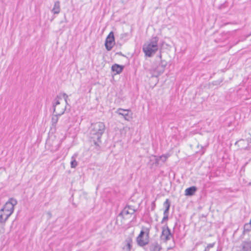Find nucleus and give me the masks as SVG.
<instances>
[{"label": "nucleus", "mask_w": 251, "mask_h": 251, "mask_svg": "<svg viewBox=\"0 0 251 251\" xmlns=\"http://www.w3.org/2000/svg\"><path fill=\"white\" fill-rule=\"evenodd\" d=\"M116 113L123 116L125 119L126 120H129L130 118V116L129 114V111L128 110L119 108L117 110Z\"/></svg>", "instance_id": "nucleus-12"}, {"label": "nucleus", "mask_w": 251, "mask_h": 251, "mask_svg": "<svg viewBox=\"0 0 251 251\" xmlns=\"http://www.w3.org/2000/svg\"><path fill=\"white\" fill-rule=\"evenodd\" d=\"M137 244L139 246L141 247V231L136 239Z\"/></svg>", "instance_id": "nucleus-21"}, {"label": "nucleus", "mask_w": 251, "mask_h": 251, "mask_svg": "<svg viewBox=\"0 0 251 251\" xmlns=\"http://www.w3.org/2000/svg\"><path fill=\"white\" fill-rule=\"evenodd\" d=\"M131 217V216L128 211V208H126L125 207L121 211V212L119 214L117 219V223H118V221L120 220L121 222V225L125 226L126 225V222L125 221L127 220L128 222H129V220Z\"/></svg>", "instance_id": "nucleus-4"}, {"label": "nucleus", "mask_w": 251, "mask_h": 251, "mask_svg": "<svg viewBox=\"0 0 251 251\" xmlns=\"http://www.w3.org/2000/svg\"><path fill=\"white\" fill-rule=\"evenodd\" d=\"M167 63L165 60H161L160 63L157 66V71L154 70L153 72V75L154 76H157L160 73L163 72L165 68L167 66Z\"/></svg>", "instance_id": "nucleus-7"}, {"label": "nucleus", "mask_w": 251, "mask_h": 251, "mask_svg": "<svg viewBox=\"0 0 251 251\" xmlns=\"http://www.w3.org/2000/svg\"><path fill=\"white\" fill-rule=\"evenodd\" d=\"M59 99H61L60 97L57 96L52 103L53 113L56 112V107L60 104Z\"/></svg>", "instance_id": "nucleus-19"}, {"label": "nucleus", "mask_w": 251, "mask_h": 251, "mask_svg": "<svg viewBox=\"0 0 251 251\" xmlns=\"http://www.w3.org/2000/svg\"><path fill=\"white\" fill-rule=\"evenodd\" d=\"M132 240L131 238H127L125 242V245L123 247V249L125 251H130L132 247Z\"/></svg>", "instance_id": "nucleus-13"}, {"label": "nucleus", "mask_w": 251, "mask_h": 251, "mask_svg": "<svg viewBox=\"0 0 251 251\" xmlns=\"http://www.w3.org/2000/svg\"><path fill=\"white\" fill-rule=\"evenodd\" d=\"M126 207L128 208V211H129V213L131 216L134 213L135 210L131 206H127Z\"/></svg>", "instance_id": "nucleus-22"}, {"label": "nucleus", "mask_w": 251, "mask_h": 251, "mask_svg": "<svg viewBox=\"0 0 251 251\" xmlns=\"http://www.w3.org/2000/svg\"><path fill=\"white\" fill-rule=\"evenodd\" d=\"M173 237V235L171 233L170 229L168 226H165L162 227V233L160 239L164 242H167Z\"/></svg>", "instance_id": "nucleus-5"}, {"label": "nucleus", "mask_w": 251, "mask_h": 251, "mask_svg": "<svg viewBox=\"0 0 251 251\" xmlns=\"http://www.w3.org/2000/svg\"><path fill=\"white\" fill-rule=\"evenodd\" d=\"M214 243L208 244L207 246L205 248V250L204 251H209L211 248H212L214 247Z\"/></svg>", "instance_id": "nucleus-24"}, {"label": "nucleus", "mask_w": 251, "mask_h": 251, "mask_svg": "<svg viewBox=\"0 0 251 251\" xmlns=\"http://www.w3.org/2000/svg\"><path fill=\"white\" fill-rule=\"evenodd\" d=\"M161 249V245L157 242H154L144 248L145 251H160Z\"/></svg>", "instance_id": "nucleus-9"}, {"label": "nucleus", "mask_w": 251, "mask_h": 251, "mask_svg": "<svg viewBox=\"0 0 251 251\" xmlns=\"http://www.w3.org/2000/svg\"><path fill=\"white\" fill-rule=\"evenodd\" d=\"M251 225L250 223L249 224H246L244 226V229L247 231H250L251 230Z\"/></svg>", "instance_id": "nucleus-26"}, {"label": "nucleus", "mask_w": 251, "mask_h": 251, "mask_svg": "<svg viewBox=\"0 0 251 251\" xmlns=\"http://www.w3.org/2000/svg\"><path fill=\"white\" fill-rule=\"evenodd\" d=\"M164 206L165 207V209L164 213H169V210L170 207V203L168 199H167L164 203Z\"/></svg>", "instance_id": "nucleus-20"}, {"label": "nucleus", "mask_w": 251, "mask_h": 251, "mask_svg": "<svg viewBox=\"0 0 251 251\" xmlns=\"http://www.w3.org/2000/svg\"><path fill=\"white\" fill-rule=\"evenodd\" d=\"M114 45L115 39L114 33L113 32H110L105 40V46L107 50H110Z\"/></svg>", "instance_id": "nucleus-6"}, {"label": "nucleus", "mask_w": 251, "mask_h": 251, "mask_svg": "<svg viewBox=\"0 0 251 251\" xmlns=\"http://www.w3.org/2000/svg\"><path fill=\"white\" fill-rule=\"evenodd\" d=\"M17 201L14 198H10L4 204V206L0 209V212H8L5 220H7L10 216L13 213L14 206L17 204Z\"/></svg>", "instance_id": "nucleus-3"}, {"label": "nucleus", "mask_w": 251, "mask_h": 251, "mask_svg": "<svg viewBox=\"0 0 251 251\" xmlns=\"http://www.w3.org/2000/svg\"><path fill=\"white\" fill-rule=\"evenodd\" d=\"M105 129V126L103 122H96L91 124L90 127L89 136L91 142L99 150L101 144L100 139Z\"/></svg>", "instance_id": "nucleus-1"}, {"label": "nucleus", "mask_w": 251, "mask_h": 251, "mask_svg": "<svg viewBox=\"0 0 251 251\" xmlns=\"http://www.w3.org/2000/svg\"><path fill=\"white\" fill-rule=\"evenodd\" d=\"M164 217L161 222L162 223H163L164 221H166L168 219L169 213H164Z\"/></svg>", "instance_id": "nucleus-25"}, {"label": "nucleus", "mask_w": 251, "mask_h": 251, "mask_svg": "<svg viewBox=\"0 0 251 251\" xmlns=\"http://www.w3.org/2000/svg\"><path fill=\"white\" fill-rule=\"evenodd\" d=\"M158 38L154 37L148 43L144 44L143 50L146 57H151L156 53L158 50Z\"/></svg>", "instance_id": "nucleus-2"}, {"label": "nucleus", "mask_w": 251, "mask_h": 251, "mask_svg": "<svg viewBox=\"0 0 251 251\" xmlns=\"http://www.w3.org/2000/svg\"><path fill=\"white\" fill-rule=\"evenodd\" d=\"M61 8H60V3L59 1L57 0L55 1L53 8L51 10V12L54 14H58L60 12Z\"/></svg>", "instance_id": "nucleus-14"}, {"label": "nucleus", "mask_w": 251, "mask_h": 251, "mask_svg": "<svg viewBox=\"0 0 251 251\" xmlns=\"http://www.w3.org/2000/svg\"><path fill=\"white\" fill-rule=\"evenodd\" d=\"M4 231V229L3 226H0V234L3 233Z\"/></svg>", "instance_id": "nucleus-28"}, {"label": "nucleus", "mask_w": 251, "mask_h": 251, "mask_svg": "<svg viewBox=\"0 0 251 251\" xmlns=\"http://www.w3.org/2000/svg\"><path fill=\"white\" fill-rule=\"evenodd\" d=\"M3 215L1 214L0 215V223H4L7 220H5V218L4 219L3 218Z\"/></svg>", "instance_id": "nucleus-27"}, {"label": "nucleus", "mask_w": 251, "mask_h": 251, "mask_svg": "<svg viewBox=\"0 0 251 251\" xmlns=\"http://www.w3.org/2000/svg\"><path fill=\"white\" fill-rule=\"evenodd\" d=\"M242 251H251V241H246L242 244Z\"/></svg>", "instance_id": "nucleus-16"}, {"label": "nucleus", "mask_w": 251, "mask_h": 251, "mask_svg": "<svg viewBox=\"0 0 251 251\" xmlns=\"http://www.w3.org/2000/svg\"><path fill=\"white\" fill-rule=\"evenodd\" d=\"M149 232L150 229L148 227L142 228V246L149 243Z\"/></svg>", "instance_id": "nucleus-8"}, {"label": "nucleus", "mask_w": 251, "mask_h": 251, "mask_svg": "<svg viewBox=\"0 0 251 251\" xmlns=\"http://www.w3.org/2000/svg\"><path fill=\"white\" fill-rule=\"evenodd\" d=\"M158 57H159L160 59H161V58H162V55H161V52L160 53L159 55H158Z\"/></svg>", "instance_id": "nucleus-30"}, {"label": "nucleus", "mask_w": 251, "mask_h": 251, "mask_svg": "<svg viewBox=\"0 0 251 251\" xmlns=\"http://www.w3.org/2000/svg\"><path fill=\"white\" fill-rule=\"evenodd\" d=\"M8 214V212H4V215L5 216V217H6V215Z\"/></svg>", "instance_id": "nucleus-31"}, {"label": "nucleus", "mask_w": 251, "mask_h": 251, "mask_svg": "<svg viewBox=\"0 0 251 251\" xmlns=\"http://www.w3.org/2000/svg\"><path fill=\"white\" fill-rule=\"evenodd\" d=\"M65 107H66V106H65V107H63V108H65ZM62 108V107L61 108H58V107H57V108L56 107V112L55 113H56V112H58L59 111L61 110Z\"/></svg>", "instance_id": "nucleus-29"}, {"label": "nucleus", "mask_w": 251, "mask_h": 251, "mask_svg": "<svg viewBox=\"0 0 251 251\" xmlns=\"http://www.w3.org/2000/svg\"><path fill=\"white\" fill-rule=\"evenodd\" d=\"M124 69V66L122 65H118L117 64H115L112 66L111 70L113 72H116L115 74H120Z\"/></svg>", "instance_id": "nucleus-15"}, {"label": "nucleus", "mask_w": 251, "mask_h": 251, "mask_svg": "<svg viewBox=\"0 0 251 251\" xmlns=\"http://www.w3.org/2000/svg\"><path fill=\"white\" fill-rule=\"evenodd\" d=\"M65 110L66 107L65 108H62L61 110L58 112H56V114L53 115L51 118V124L53 126L55 127L56 126L58 121V117L63 114Z\"/></svg>", "instance_id": "nucleus-10"}, {"label": "nucleus", "mask_w": 251, "mask_h": 251, "mask_svg": "<svg viewBox=\"0 0 251 251\" xmlns=\"http://www.w3.org/2000/svg\"><path fill=\"white\" fill-rule=\"evenodd\" d=\"M63 98L64 99V100L65 101V103H66V105H68V95L65 93H63L61 94Z\"/></svg>", "instance_id": "nucleus-23"}, {"label": "nucleus", "mask_w": 251, "mask_h": 251, "mask_svg": "<svg viewBox=\"0 0 251 251\" xmlns=\"http://www.w3.org/2000/svg\"><path fill=\"white\" fill-rule=\"evenodd\" d=\"M76 156L77 154H75L71 157V167L72 168H75L78 165V163L76 160Z\"/></svg>", "instance_id": "nucleus-18"}, {"label": "nucleus", "mask_w": 251, "mask_h": 251, "mask_svg": "<svg viewBox=\"0 0 251 251\" xmlns=\"http://www.w3.org/2000/svg\"><path fill=\"white\" fill-rule=\"evenodd\" d=\"M197 190V188L195 186L190 187L188 188H187L185 190V195L186 196H192L194 194L195 192Z\"/></svg>", "instance_id": "nucleus-17"}, {"label": "nucleus", "mask_w": 251, "mask_h": 251, "mask_svg": "<svg viewBox=\"0 0 251 251\" xmlns=\"http://www.w3.org/2000/svg\"><path fill=\"white\" fill-rule=\"evenodd\" d=\"M169 155L168 154L162 155L160 156H154L155 163L156 165H161L165 162Z\"/></svg>", "instance_id": "nucleus-11"}]
</instances>
